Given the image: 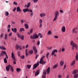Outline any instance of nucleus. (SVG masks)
<instances>
[{"label":"nucleus","instance_id":"obj_1","mask_svg":"<svg viewBox=\"0 0 78 78\" xmlns=\"http://www.w3.org/2000/svg\"><path fill=\"white\" fill-rule=\"evenodd\" d=\"M44 58H45V56L42 57L40 59V61L39 62H37V63L34 64L33 65V70H34V69H36L37 67L39 66V63L40 64H41L43 65H44V64L46 63V62L43 60V59H44Z\"/></svg>","mask_w":78,"mask_h":78},{"label":"nucleus","instance_id":"obj_2","mask_svg":"<svg viewBox=\"0 0 78 78\" xmlns=\"http://www.w3.org/2000/svg\"><path fill=\"white\" fill-rule=\"evenodd\" d=\"M70 44L72 45V50H74V47H75V48H76V50H77V48L78 47V46H77V45L75 44V43L73 42L72 41L71 42Z\"/></svg>","mask_w":78,"mask_h":78},{"label":"nucleus","instance_id":"obj_3","mask_svg":"<svg viewBox=\"0 0 78 78\" xmlns=\"http://www.w3.org/2000/svg\"><path fill=\"white\" fill-rule=\"evenodd\" d=\"M10 67H11V68L10 70H12V72H14V69H13V68L12 67V66H11L10 65H9L6 66V69L7 71H9V70Z\"/></svg>","mask_w":78,"mask_h":78},{"label":"nucleus","instance_id":"obj_4","mask_svg":"<svg viewBox=\"0 0 78 78\" xmlns=\"http://www.w3.org/2000/svg\"><path fill=\"white\" fill-rule=\"evenodd\" d=\"M11 57L13 59L14 61V62H13V64H14L15 65V64H16V62L15 61H16V58H15V57H14V53L12 52V56Z\"/></svg>","mask_w":78,"mask_h":78},{"label":"nucleus","instance_id":"obj_5","mask_svg":"<svg viewBox=\"0 0 78 78\" xmlns=\"http://www.w3.org/2000/svg\"><path fill=\"white\" fill-rule=\"evenodd\" d=\"M23 11L24 12H27V11H29V12H33V10L32 9L29 10L28 8H26L25 9H23Z\"/></svg>","mask_w":78,"mask_h":78},{"label":"nucleus","instance_id":"obj_6","mask_svg":"<svg viewBox=\"0 0 78 78\" xmlns=\"http://www.w3.org/2000/svg\"><path fill=\"white\" fill-rule=\"evenodd\" d=\"M56 52H58V50L56 49H55L53 51L51 54V55L53 56V55H54L55 56H56V54H55V53Z\"/></svg>","mask_w":78,"mask_h":78},{"label":"nucleus","instance_id":"obj_7","mask_svg":"<svg viewBox=\"0 0 78 78\" xmlns=\"http://www.w3.org/2000/svg\"><path fill=\"white\" fill-rule=\"evenodd\" d=\"M33 39H36L38 38V36L36 34H34L33 35Z\"/></svg>","mask_w":78,"mask_h":78},{"label":"nucleus","instance_id":"obj_8","mask_svg":"<svg viewBox=\"0 0 78 78\" xmlns=\"http://www.w3.org/2000/svg\"><path fill=\"white\" fill-rule=\"evenodd\" d=\"M6 52L5 51H2V52L0 54V57H2V56H3L5 55H6Z\"/></svg>","mask_w":78,"mask_h":78},{"label":"nucleus","instance_id":"obj_9","mask_svg":"<svg viewBox=\"0 0 78 78\" xmlns=\"http://www.w3.org/2000/svg\"><path fill=\"white\" fill-rule=\"evenodd\" d=\"M46 72L48 75L50 73V67H48L47 69Z\"/></svg>","mask_w":78,"mask_h":78},{"label":"nucleus","instance_id":"obj_10","mask_svg":"<svg viewBox=\"0 0 78 78\" xmlns=\"http://www.w3.org/2000/svg\"><path fill=\"white\" fill-rule=\"evenodd\" d=\"M11 30L13 33H17V28H15L14 29L12 28Z\"/></svg>","mask_w":78,"mask_h":78},{"label":"nucleus","instance_id":"obj_11","mask_svg":"<svg viewBox=\"0 0 78 78\" xmlns=\"http://www.w3.org/2000/svg\"><path fill=\"white\" fill-rule=\"evenodd\" d=\"M33 50H30L29 51H28V54H29V55H33Z\"/></svg>","mask_w":78,"mask_h":78},{"label":"nucleus","instance_id":"obj_12","mask_svg":"<svg viewBox=\"0 0 78 78\" xmlns=\"http://www.w3.org/2000/svg\"><path fill=\"white\" fill-rule=\"evenodd\" d=\"M62 32H65V31H66V27H65V26L62 27Z\"/></svg>","mask_w":78,"mask_h":78},{"label":"nucleus","instance_id":"obj_13","mask_svg":"<svg viewBox=\"0 0 78 78\" xmlns=\"http://www.w3.org/2000/svg\"><path fill=\"white\" fill-rule=\"evenodd\" d=\"M39 74V70H38L36 71L35 75V76H37V75H38Z\"/></svg>","mask_w":78,"mask_h":78},{"label":"nucleus","instance_id":"obj_14","mask_svg":"<svg viewBox=\"0 0 78 78\" xmlns=\"http://www.w3.org/2000/svg\"><path fill=\"white\" fill-rule=\"evenodd\" d=\"M16 11L17 12H21V10H20L19 7H17Z\"/></svg>","mask_w":78,"mask_h":78},{"label":"nucleus","instance_id":"obj_15","mask_svg":"<svg viewBox=\"0 0 78 78\" xmlns=\"http://www.w3.org/2000/svg\"><path fill=\"white\" fill-rule=\"evenodd\" d=\"M45 13H41L40 14V16L41 17H44L45 16Z\"/></svg>","mask_w":78,"mask_h":78},{"label":"nucleus","instance_id":"obj_16","mask_svg":"<svg viewBox=\"0 0 78 78\" xmlns=\"http://www.w3.org/2000/svg\"><path fill=\"white\" fill-rule=\"evenodd\" d=\"M78 72V70L77 69L75 70L74 71H73V74H74L76 73L77 72Z\"/></svg>","mask_w":78,"mask_h":78},{"label":"nucleus","instance_id":"obj_17","mask_svg":"<svg viewBox=\"0 0 78 78\" xmlns=\"http://www.w3.org/2000/svg\"><path fill=\"white\" fill-rule=\"evenodd\" d=\"M0 49H2V50H6V48L4 46H0Z\"/></svg>","mask_w":78,"mask_h":78},{"label":"nucleus","instance_id":"obj_18","mask_svg":"<svg viewBox=\"0 0 78 78\" xmlns=\"http://www.w3.org/2000/svg\"><path fill=\"white\" fill-rule=\"evenodd\" d=\"M64 61H61L60 62V64L61 66H63V65L64 64Z\"/></svg>","mask_w":78,"mask_h":78},{"label":"nucleus","instance_id":"obj_19","mask_svg":"<svg viewBox=\"0 0 78 78\" xmlns=\"http://www.w3.org/2000/svg\"><path fill=\"white\" fill-rule=\"evenodd\" d=\"M22 31H25V30L24 29V28H20V30H19V31L20 32V33H21V32H22Z\"/></svg>","mask_w":78,"mask_h":78},{"label":"nucleus","instance_id":"obj_20","mask_svg":"<svg viewBox=\"0 0 78 78\" xmlns=\"http://www.w3.org/2000/svg\"><path fill=\"white\" fill-rule=\"evenodd\" d=\"M5 40H7V39H8V34H5Z\"/></svg>","mask_w":78,"mask_h":78},{"label":"nucleus","instance_id":"obj_21","mask_svg":"<svg viewBox=\"0 0 78 78\" xmlns=\"http://www.w3.org/2000/svg\"><path fill=\"white\" fill-rule=\"evenodd\" d=\"M25 27L26 29H28V28H29V27H28V24H27V23L25 24Z\"/></svg>","mask_w":78,"mask_h":78},{"label":"nucleus","instance_id":"obj_22","mask_svg":"<svg viewBox=\"0 0 78 78\" xmlns=\"http://www.w3.org/2000/svg\"><path fill=\"white\" fill-rule=\"evenodd\" d=\"M76 61H78V52L76 53Z\"/></svg>","mask_w":78,"mask_h":78},{"label":"nucleus","instance_id":"obj_23","mask_svg":"<svg viewBox=\"0 0 78 78\" xmlns=\"http://www.w3.org/2000/svg\"><path fill=\"white\" fill-rule=\"evenodd\" d=\"M43 74L44 75H45L47 74V73L46 72V69H44L43 72Z\"/></svg>","mask_w":78,"mask_h":78},{"label":"nucleus","instance_id":"obj_24","mask_svg":"<svg viewBox=\"0 0 78 78\" xmlns=\"http://www.w3.org/2000/svg\"><path fill=\"white\" fill-rule=\"evenodd\" d=\"M75 60H74L73 61L72 63H71V66H73V65L75 64Z\"/></svg>","mask_w":78,"mask_h":78},{"label":"nucleus","instance_id":"obj_25","mask_svg":"<svg viewBox=\"0 0 78 78\" xmlns=\"http://www.w3.org/2000/svg\"><path fill=\"white\" fill-rule=\"evenodd\" d=\"M38 36H39L40 37V38H42V37H43L42 34H41V33H39L38 34Z\"/></svg>","mask_w":78,"mask_h":78},{"label":"nucleus","instance_id":"obj_26","mask_svg":"<svg viewBox=\"0 0 78 78\" xmlns=\"http://www.w3.org/2000/svg\"><path fill=\"white\" fill-rule=\"evenodd\" d=\"M16 70L17 72H20L21 71V69L20 68H17L16 69Z\"/></svg>","mask_w":78,"mask_h":78},{"label":"nucleus","instance_id":"obj_27","mask_svg":"<svg viewBox=\"0 0 78 78\" xmlns=\"http://www.w3.org/2000/svg\"><path fill=\"white\" fill-rule=\"evenodd\" d=\"M78 76V74H76L74 76V78H77Z\"/></svg>","mask_w":78,"mask_h":78},{"label":"nucleus","instance_id":"obj_28","mask_svg":"<svg viewBox=\"0 0 78 78\" xmlns=\"http://www.w3.org/2000/svg\"><path fill=\"white\" fill-rule=\"evenodd\" d=\"M5 15L6 16H8L9 15V13L8 12H5Z\"/></svg>","mask_w":78,"mask_h":78},{"label":"nucleus","instance_id":"obj_29","mask_svg":"<svg viewBox=\"0 0 78 78\" xmlns=\"http://www.w3.org/2000/svg\"><path fill=\"white\" fill-rule=\"evenodd\" d=\"M58 14H59V13H58V11H56L55 12V16H58Z\"/></svg>","mask_w":78,"mask_h":78},{"label":"nucleus","instance_id":"obj_30","mask_svg":"<svg viewBox=\"0 0 78 78\" xmlns=\"http://www.w3.org/2000/svg\"><path fill=\"white\" fill-rule=\"evenodd\" d=\"M4 60L5 63H7V59H6V57H5V58H4Z\"/></svg>","mask_w":78,"mask_h":78},{"label":"nucleus","instance_id":"obj_31","mask_svg":"<svg viewBox=\"0 0 78 78\" xmlns=\"http://www.w3.org/2000/svg\"><path fill=\"white\" fill-rule=\"evenodd\" d=\"M34 55H37V49H36V50H34Z\"/></svg>","mask_w":78,"mask_h":78},{"label":"nucleus","instance_id":"obj_32","mask_svg":"<svg viewBox=\"0 0 78 78\" xmlns=\"http://www.w3.org/2000/svg\"><path fill=\"white\" fill-rule=\"evenodd\" d=\"M57 18H58V16H55V18L54 19L53 21H55V20H56V19H57Z\"/></svg>","mask_w":78,"mask_h":78},{"label":"nucleus","instance_id":"obj_33","mask_svg":"<svg viewBox=\"0 0 78 78\" xmlns=\"http://www.w3.org/2000/svg\"><path fill=\"white\" fill-rule=\"evenodd\" d=\"M58 66L57 64H55L53 68V69H56V67H58Z\"/></svg>","mask_w":78,"mask_h":78},{"label":"nucleus","instance_id":"obj_34","mask_svg":"<svg viewBox=\"0 0 78 78\" xmlns=\"http://www.w3.org/2000/svg\"><path fill=\"white\" fill-rule=\"evenodd\" d=\"M78 29V28L77 27H76V28H74L73 30V33H75V31H76V30Z\"/></svg>","mask_w":78,"mask_h":78},{"label":"nucleus","instance_id":"obj_35","mask_svg":"<svg viewBox=\"0 0 78 78\" xmlns=\"http://www.w3.org/2000/svg\"><path fill=\"white\" fill-rule=\"evenodd\" d=\"M48 34L49 35H50L51 34V30H49L48 32Z\"/></svg>","mask_w":78,"mask_h":78},{"label":"nucleus","instance_id":"obj_36","mask_svg":"<svg viewBox=\"0 0 78 78\" xmlns=\"http://www.w3.org/2000/svg\"><path fill=\"white\" fill-rule=\"evenodd\" d=\"M31 65H28L27 66L28 67V69H30V68H31Z\"/></svg>","mask_w":78,"mask_h":78},{"label":"nucleus","instance_id":"obj_37","mask_svg":"<svg viewBox=\"0 0 78 78\" xmlns=\"http://www.w3.org/2000/svg\"><path fill=\"white\" fill-rule=\"evenodd\" d=\"M21 39H22V40H23H23H24V36L22 35V36H21Z\"/></svg>","mask_w":78,"mask_h":78},{"label":"nucleus","instance_id":"obj_38","mask_svg":"<svg viewBox=\"0 0 78 78\" xmlns=\"http://www.w3.org/2000/svg\"><path fill=\"white\" fill-rule=\"evenodd\" d=\"M33 32V29H31L30 30V33H32Z\"/></svg>","mask_w":78,"mask_h":78},{"label":"nucleus","instance_id":"obj_39","mask_svg":"<svg viewBox=\"0 0 78 78\" xmlns=\"http://www.w3.org/2000/svg\"><path fill=\"white\" fill-rule=\"evenodd\" d=\"M27 49H26V56H27L28 55V54L27 53Z\"/></svg>","mask_w":78,"mask_h":78},{"label":"nucleus","instance_id":"obj_40","mask_svg":"<svg viewBox=\"0 0 78 78\" xmlns=\"http://www.w3.org/2000/svg\"><path fill=\"white\" fill-rule=\"evenodd\" d=\"M42 20L41 19L39 20V23L42 24Z\"/></svg>","mask_w":78,"mask_h":78},{"label":"nucleus","instance_id":"obj_41","mask_svg":"<svg viewBox=\"0 0 78 78\" xmlns=\"http://www.w3.org/2000/svg\"><path fill=\"white\" fill-rule=\"evenodd\" d=\"M33 50H36V47H35V46H34L33 47Z\"/></svg>","mask_w":78,"mask_h":78},{"label":"nucleus","instance_id":"obj_42","mask_svg":"<svg viewBox=\"0 0 78 78\" xmlns=\"http://www.w3.org/2000/svg\"><path fill=\"white\" fill-rule=\"evenodd\" d=\"M20 58L21 59H24L25 58V56L24 55H22L20 57Z\"/></svg>","mask_w":78,"mask_h":78},{"label":"nucleus","instance_id":"obj_43","mask_svg":"<svg viewBox=\"0 0 78 78\" xmlns=\"http://www.w3.org/2000/svg\"><path fill=\"white\" fill-rule=\"evenodd\" d=\"M39 55L38 54L35 57V59H37V58H38V57H39Z\"/></svg>","mask_w":78,"mask_h":78},{"label":"nucleus","instance_id":"obj_44","mask_svg":"<svg viewBox=\"0 0 78 78\" xmlns=\"http://www.w3.org/2000/svg\"><path fill=\"white\" fill-rule=\"evenodd\" d=\"M49 54H50V53H49V52H48L47 53V54L46 55L47 58H48V55H49Z\"/></svg>","mask_w":78,"mask_h":78},{"label":"nucleus","instance_id":"obj_45","mask_svg":"<svg viewBox=\"0 0 78 78\" xmlns=\"http://www.w3.org/2000/svg\"><path fill=\"white\" fill-rule=\"evenodd\" d=\"M42 78H46V75H43L42 76Z\"/></svg>","mask_w":78,"mask_h":78},{"label":"nucleus","instance_id":"obj_46","mask_svg":"<svg viewBox=\"0 0 78 78\" xmlns=\"http://www.w3.org/2000/svg\"><path fill=\"white\" fill-rule=\"evenodd\" d=\"M13 3L14 4V5H17V3L16 2H14Z\"/></svg>","mask_w":78,"mask_h":78},{"label":"nucleus","instance_id":"obj_47","mask_svg":"<svg viewBox=\"0 0 78 78\" xmlns=\"http://www.w3.org/2000/svg\"><path fill=\"white\" fill-rule=\"evenodd\" d=\"M40 44V41H38L37 43V45H39Z\"/></svg>","mask_w":78,"mask_h":78},{"label":"nucleus","instance_id":"obj_48","mask_svg":"<svg viewBox=\"0 0 78 78\" xmlns=\"http://www.w3.org/2000/svg\"><path fill=\"white\" fill-rule=\"evenodd\" d=\"M19 48L20 49V50H22V47L21 46H19Z\"/></svg>","mask_w":78,"mask_h":78},{"label":"nucleus","instance_id":"obj_49","mask_svg":"<svg viewBox=\"0 0 78 78\" xmlns=\"http://www.w3.org/2000/svg\"><path fill=\"white\" fill-rule=\"evenodd\" d=\"M30 3H29L27 5V8H29V7H30Z\"/></svg>","mask_w":78,"mask_h":78},{"label":"nucleus","instance_id":"obj_50","mask_svg":"<svg viewBox=\"0 0 78 78\" xmlns=\"http://www.w3.org/2000/svg\"><path fill=\"white\" fill-rule=\"evenodd\" d=\"M38 1V0H34V3H37V2Z\"/></svg>","mask_w":78,"mask_h":78},{"label":"nucleus","instance_id":"obj_51","mask_svg":"<svg viewBox=\"0 0 78 78\" xmlns=\"http://www.w3.org/2000/svg\"><path fill=\"white\" fill-rule=\"evenodd\" d=\"M17 35L19 37H21V35H20V34H18Z\"/></svg>","mask_w":78,"mask_h":78},{"label":"nucleus","instance_id":"obj_52","mask_svg":"<svg viewBox=\"0 0 78 78\" xmlns=\"http://www.w3.org/2000/svg\"><path fill=\"white\" fill-rule=\"evenodd\" d=\"M54 37H55V38L56 39H57V38H58V36H54Z\"/></svg>","mask_w":78,"mask_h":78},{"label":"nucleus","instance_id":"obj_53","mask_svg":"<svg viewBox=\"0 0 78 78\" xmlns=\"http://www.w3.org/2000/svg\"><path fill=\"white\" fill-rule=\"evenodd\" d=\"M16 10V7H14V9L13 10V11L14 12H15V11Z\"/></svg>","mask_w":78,"mask_h":78},{"label":"nucleus","instance_id":"obj_54","mask_svg":"<svg viewBox=\"0 0 78 78\" xmlns=\"http://www.w3.org/2000/svg\"><path fill=\"white\" fill-rule=\"evenodd\" d=\"M11 27V25H9L8 26V28L9 29H10V28Z\"/></svg>","mask_w":78,"mask_h":78},{"label":"nucleus","instance_id":"obj_55","mask_svg":"<svg viewBox=\"0 0 78 78\" xmlns=\"http://www.w3.org/2000/svg\"><path fill=\"white\" fill-rule=\"evenodd\" d=\"M39 24H40L39 27H40V28H41L42 27V24L39 23Z\"/></svg>","mask_w":78,"mask_h":78},{"label":"nucleus","instance_id":"obj_56","mask_svg":"<svg viewBox=\"0 0 78 78\" xmlns=\"http://www.w3.org/2000/svg\"><path fill=\"white\" fill-rule=\"evenodd\" d=\"M19 46H18L17 45H16V49H18V48H19Z\"/></svg>","mask_w":78,"mask_h":78},{"label":"nucleus","instance_id":"obj_57","mask_svg":"<svg viewBox=\"0 0 78 78\" xmlns=\"http://www.w3.org/2000/svg\"><path fill=\"white\" fill-rule=\"evenodd\" d=\"M65 51V49L64 48L62 49V51Z\"/></svg>","mask_w":78,"mask_h":78},{"label":"nucleus","instance_id":"obj_58","mask_svg":"<svg viewBox=\"0 0 78 78\" xmlns=\"http://www.w3.org/2000/svg\"><path fill=\"white\" fill-rule=\"evenodd\" d=\"M9 36H12V33H10L9 35Z\"/></svg>","mask_w":78,"mask_h":78},{"label":"nucleus","instance_id":"obj_59","mask_svg":"<svg viewBox=\"0 0 78 78\" xmlns=\"http://www.w3.org/2000/svg\"><path fill=\"white\" fill-rule=\"evenodd\" d=\"M66 68V65H65L64 66L63 69H65Z\"/></svg>","mask_w":78,"mask_h":78},{"label":"nucleus","instance_id":"obj_60","mask_svg":"<svg viewBox=\"0 0 78 78\" xmlns=\"http://www.w3.org/2000/svg\"><path fill=\"white\" fill-rule=\"evenodd\" d=\"M5 56H6V58L7 59H8V55H7V54H6H6H5Z\"/></svg>","mask_w":78,"mask_h":78},{"label":"nucleus","instance_id":"obj_61","mask_svg":"<svg viewBox=\"0 0 78 78\" xmlns=\"http://www.w3.org/2000/svg\"><path fill=\"white\" fill-rule=\"evenodd\" d=\"M60 12H61V13H63V11H62V10H60Z\"/></svg>","mask_w":78,"mask_h":78},{"label":"nucleus","instance_id":"obj_62","mask_svg":"<svg viewBox=\"0 0 78 78\" xmlns=\"http://www.w3.org/2000/svg\"><path fill=\"white\" fill-rule=\"evenodd\" d=\"M58 78H61V77H62V76L61 75H59L58 76Z\"/></svg>","mask_w":78,"mask_h":78},{"label":"nucleus","instance_id":"obj_63","mask_svg":"<svg viewBox=\"0 0 78 78\" xmlns=\"http://www.w3.org/2000/svg\"><path fill=\"white\" fill-rule=\"evenodd\" d=\"M14 41H17V38H16V37H15L14 38Z\"/></svg>","mask_w":78,"mask_h":78},{"label":"nucleus","instance_id":"obj_64","mask_svg":"<svg viewBox=\"0 0 78 78\" xmlns=\"http://www.w3.org/2000/svg\"><path fill=\"white\" fill-rule=\"evenodd\" d=\"M26 48H28V44H27V45H26Z\"/></svg>","mask_w":78,"mask_h":78}]
</instances>
